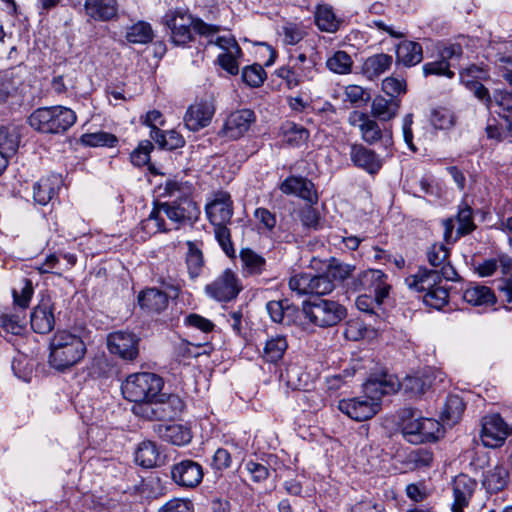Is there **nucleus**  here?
Returning <instances> with one entry per match:
<instances>
[{"mask_svg": "<svg viewBox=\"0 0 512 512\" xmlns=\"http://www.w3.org/2000/svg\"><path fill=\"white\" fill-rule=\"evenodd\" d=\"M157 397L153 399L135 402L133 412L135 415L147 420H161Z\"/></svg>", "mask_w": 512, "mask_h": 512, "instance_id": "obj_50", "label": "nucleus"}, {"mask_svg": "<svg viewBox=\"0 0 512 512\" xmlns=\"http://www.w3.org/2000/svg\"><path fill=\"white\" fill-rule=\"evenodd\" d=\"M157 401L159 405V412H161V420L172 419L178 416L184 408L182 399L175 394H165L159 392Z\"/></svg>", "mask_w": 512, "mask_h": 512, "instance_id": "obj_38", "label": "nucleus"}, {"mask_svg": "<svg viewBox=\"0 0 512 512\" xmlns=\"http://www.w3.org/2000/svg\"><path fill=\"white\" fill-rule=\"evenodd\" d=\"M315 23L321 31L335 33L341 21L336 17L331 6L319 5L315 12Z\"/></svg>", "mask_w": 512, "mask_h": 512, "instance_id": "obj_41", "label": "nucleus"}, {"mask_svg": "<svg viewBox=\"0 0 512 512\" xmlns=\"http://www.w3.org/2000/svg\"><path fill=\"white\" fill-rule=\"evenodd\" d=\"M159 433L163 440L177 446L188 444L192 438L190 430L180 424L159 426Z\"/></svg>", "mask_w": 512, "mask_h": 512, "instance_id": "obj_40", "label": "nucleus"}, {"mask_svg": "<svg viewBox=\"0 0 512 512\" xmlns=\"http://www.w3.org/2000/svg\"><path fill=\"white\" fill-rule=\"evenodd\" d=\"M171 478L179 486L194 488L202 481V466L193 460H182L171 467Z\"/></svg>", "mask_w": 512, "mask_h": 512, "instance_id": "obj_16", "label": "nucleus"}, {"mask_svg": "<svg viewBox=\"0 0 512 512\" xmlns=\"http://www.w3.org/2000/svg\"><path fill=\"white\" fill-rule=\"evenodd\" d=\"M431 385L432 381L428 375H408L400 382V388L411 396L424 394Z\"/></svg>", "mask_w": 512, "mask_h": 512, "instance_id": "obj_44", "label": "nucleus"}, {"mask_svg": "<svg viewBox=\"0 0 512 512\" xmlns=\"http://www.w3.org/2000/svg\"><path fill=\"white\" fill-rule=\"evenodd\" d=\"M409 417L403 419L402 433L404 438L412 444L432 442L438 439L441 424L433 418L415 417L408 411Z\"/></svg>", "mask_w": 512, "mask_h": 512, "instance_id": "obj_7", "label": "nucleus"}, {"mask_svg": "<svg viewBox=\"0 0 512 512\" xmlns=\"http://www.w3.org/2000/svg\"><path fill=\"white\" fill-rule=\"evenodd\" d=\"M54 325L53 304L50 298H43L31 313V327L36 333L46 334Z\"/></svg>", "mask_w": 512, "mask_h": 512, "instance_id": "obj_20", "label": "nucleus"}, {"mask_svg": "<svg viewBox=\"0 0 512 512\" xmlns=\"http://www.w3.org/2000/svg\"><path fill=\"white\" fill-rule=\"evenodd\" d=\"M423 59L422 47L413 41H403L397 47V60L406 66H413Z\"/></svg>", "mask_w": 512, "mask_h": 512, "instance_id": "obj_39", "label": "nucleus"}, {"mask_svg": "<svg viewBox=\"0 0 512 512\" xmlns=\"http://www.w3.org/2000/svg\"><path fill=\"white\" fill-rule=\"evenodd\" d=\"M86 354L82 338L67 330L57 331L50 342L49 364L64 371L78 364Z\"/></svg>", "mask_w": 512, "mask_h": 512, "instance_id": "obj_2", "label": "nucleus"}, {"mask_svg": "<svg viewBox=\"0 0 512 512\" xmlns=\"http://www.w3.org/2000/svg\"><path fill=\"white\" fill-rule=\"evenodd\" d=\"M311 274L300 273L292 276L289 279V288L291 291L296 292L297 295H310L311 292Z\"/></svg>", "mask_w": 512, "mask_h": 512, "instance_id": "obj_58", "label": "nucleus"}, {"mask_svg": "<svg viewBox=\"0 0 512 512\" xmlns=\"http://www.w3.org/2000/svg\"><path fill=\"white\" fill-rule=\"evenodd\" d=\"M392 56L384 53L368 57L362 67L363 74L370 80L378 78L390 69Z\"/></svg>", "mask_w": 512, "mask_h": 512, "instance_id": "obj_35", "label": "nucleus"}, {"mask_svg": "<svg viewBox=\"0 0 512 512\" xmlns=\"http://www.w3.org/2000/svg\"><path fill=\"white\" fill-rule=\"evenodd\" d=\"M465 410V404L458 395H449L446 398L441 411V419L448 425H454L459 422Z\"/></svg>", "mask_w": 512, "mask_h": 512, "instance_id": "obj_42", "label": "nucleus"}, {"mask_svg": "<svg viewBox=\"0 0 512 512\" xmlns=\"http://www.w3.org/2000/svg\"><path fill=\"white\" fill-rule=\"evenodd\" d=\"M125 37L132 44H147L153 40L154 32L149 23L139 21L127 28Z\"/></svg>", "mask_w": 512, "mask_h": 512, "instance_id": "obj_45", "label": "nucleus"}, {"mask_svg": "<svg viewBox=\"0 0 512 512\" xmlns=\"http://www.w3.org/2000/svg\"><path fill=\"white\" fill-rule=\"evenodd\" d=\"M311 292L310 295L322 296L331 293L335 289L333 280L327 276L326 272L323 274H311Z\"/></svg>", "mask_w": 512, "mask_h": 512, "instance_id": "obj_53", "label": "nucleus"}, {"mask_svg": "<svg viewBox=\"0 0 512 512\" xmlns=\"http://www.w3.org/2000/svg\"><path fill=\"white\" fill-rule=\"evenodd\" d=\"M206 215L212 225L227 224L233 215L232 200L227 192H218L206 205Z\"/></svg>", "mask_w": 512, "mask_h": 512, "instance_id": "obj_18", "label": "nucleus"}, {"mask_svg": "<svg viewBox=\"0 0 512 512\" xmlns=\"http://www.w3.org/2000/svg\"><path fill=\"white\" fill-rule=\"evenodd\" d=\"M76 113L65 106L55 105L35 109L28 117V124L42 134H64L76 122Z\"/></svg>", "mask_w": 512, "mask_h": 512, "instance_id": "obj_3", "label": "nucleus"}, {"mask_svg": "<svg viewBox=\"0 0 512 512\" xmlns=\"http://www.w3.org/2000/svg\"><path fill=\"white\" fill-rule=\"evenodd\" d=\"M482 73V69L472 65L460 72V78L473 95L481 101L488 110H491L493 107V96L490 95L489 90L482 83L470 79L479 77Z\"/></svg>", "mask_w": 512, "mask_h": 512, "instance_id": "obj_23", "label": "nucleus"}, {"mask_svg": "<svg viewBox=\"0 0 512 512\" xmlns=\"http://www.w3.org/2000/svg\"><path fill=\"white\" fill-rule=\"evenodd\" d=\"M266 310L275 323L291 325L298 316V307L290 304L288 300H273L266 304Z\"/></svg>", "mask_w": 512, "mask_h": 512, "instance_id": "obj_27", "label": "nucleus"}, {"mask_svg": "<svg viewBox=\"0 0 512 512\" xmlns=\"http://www.w3.org/2000/svg\"><path fill=\"white\" fill-rule=\"evenodd\" d=\"M448 297V290L438 284L435 288L424 294L423 301L427 306L441 309L447 304Z\"/></svg>", "mask_w": 512, "mask_h": 512, "instance_id": "obj_55", "label": "nucleus"}, {"mask_svg": "<svg viewBox=\"0 0 512 512\" xmlns=\"http://www.w3.org/2000/svg\"><path fill=\"white\" fill-rule=\"evenodd\" d=\"M352 125H358L363 141L374 144L382 138V131L378 123L370 119L365 113L354 112L350 117Z\"/></svg>", "mask_w": 512, "mask_h": 512, "instance_id": "obj_28", "label": "nucleus"}, {"mask_svg": "<svg viewBox=\"0 0 512 512\" xmlns=\"http://www.w3.org/2000/svg\"><path fill=\"white\" fill-rule=\"evenodd\" d=\"M80 140L84 145L91 147H113L117 142V138L113 134L104 131L83 134Z\"/></svg>", "mask_w": 512, "mask_h": 512, "instance_id": "obj_51", "label": "nucleus"}, {"mask_svg": "<svg viewBox=\"0 0 512 512\" xmlns=\"http://www.w3.org/2000/svg\"><path fill=\"white\" fill-rule=\"evenodd\" d=\"M349 157L355 167L370 175L377 174L383 166V159L380 155L362 144H352Z\"/></svg>", "mask_w": 512, "mask_h": 512, "instance_id": "obj_17", "label": "nucleus"}, {"mask_svg": "<svg viewBox=\"0 0 512 512\" xmlns=\"http://www.w3.org/2000/svg\"><path fill=\"white\" fill-rule=\"evenodd\" d=\"M407 462L414 469L427 468L432 465L433 454L431 451L427 449H416L408 454Z\"/></svg>", "mask_w": 512, "mask_h": 512, "instance_id": "obj_57", "label": "nucleus"}, {"mask_svg": "<svg viewBox=\"0 0 512 512\" xmlns=\"http://www.w3.org/2000/svg\"><path fill=\"white\" fill-rule=\"evenodd\" d=\"M163 379L150 372L129 375L122 384L124 397L131 402L153 399L163 388Z\"/></svg>", "mask_w": 512, "mask_h": 512, "instance_id": "obj_5", "label": "nucleus"}, {"mask_svg": "<svg viewBox=\"0 0 512 512\" xmlns=\"http://www.w3.org/2000/svg\"><path fill=\"white\" fill-rule=\"evenodd\" d=\"M442 278L437 269L421 267L415 274L405 278V284L412 291L426 294L440 284Z\"/></svg>", "mask_w": 512, "mask_h": 512, "instance_id": "obj_19", "label": "nucleus"}, {"mask_svg": "<svg viewBox=\"0 0 512 512\" xmlns=\"http://www.w3.org/2000/svg\"><path fill=\"white\" fill-rule=\"evenodd\" d=\"M164 23L171 31V40L175 45H185L192 40V29L200 35L210 37L214 36L219 28L209 25L199 19H194L192 15L173 11L164 16Z\"/></svg>", "mask_w": 512, "mask_h": 512, "instance_id": "obj_4", "label": "nucleus"}, {"mask_svg": "<svg viewBox=\"0 0 512 512\" xmlns=\"http://www.w3.org/2000/svg\"><path fill=\"white\" fill-rule=\"evenodd\" d=\"M215 114V104L212 97L203 98L191 104L185 115L184 124L190 131H199L207 127Z\"/></svg>", "mask_w": 512, "mask_h": 512, "instance_id": "obj_10", "label": "nucleus"}, {"mask_svg": "<svg viewBox=\"0 0 512 512\" xmlns=\"http://www.w3.org/2000/svg\"><path fill=\"white\" fill-rule=\"evenodd\" d=\"M326 66L333 73L348 74L351 72L353 60L347 52L339 50L327 59Z\"/></svg>", "mask_w": 512, "mask_h": 512, "instance_id": "obj_49", "label": "nucleus"}, {"mask_svg": "<svg viewBox=\"0 0 512 512\" xmlns=\"http://www.w3.org/2000/svg\"><path fill=\"white\" fill-rule=\"evenodd\" d=\"M240 260L242 272L245 276L260 275L266 269L265 258L250 248L241 249Z\"/></svg>", "mask_w": 512, "mask_h": 512, "instance_id": "obj_34", "label": "nucleus"}, {"mask_svg": "<svg viewBox=\"0 0 512 512\" xmlns=\"http://www.w3.org/2000/svg\"><path fill=\"white\" fill-rule=\"evenodd\" d=\"M338 409L351 419L361 422L371 419L381 409V404L370 401L366 396L342 399L338 402Z\"/></svg>", "mask_w": 512, "mask_h": 512, "instance_id": "obj_12", "label": "nucleus"}, {"mask_svg": "<svg viewBox=\"0 0 512 512\" xmlns=\"http://www.w3.org/2000/svg\"><path fill=\"white\" fill-rule=\"evenodd\" d=\"M164 190L167 195L176 197L172 202L162 203L166 217L176 224V228L186 224H193L198 220L201 211L197 203L190 198L192 193L191 184L177 180H168L165 183Z\"/></svg>", "mask_w": 512, "mask_h": 512, "instance_id": "obj_1", "label": "nucleus"}, {"mask_svg": "<svg viewBox=\"0 0 512 512\" xmlns=\"http://www.w3.org/2000/svg\"><path fill=\"white\" fill-rule=\"evenodd\" d=\"M507 482L508 471L501 466H496L486 473L483 485L489 492H498L507 485Z\"/></svg>", "mask_w": 512, "mask_h": 512, "instance_id": "obj_48", "label": "nucleus"}, {"mask_svg": "<svg viewBox=\"0 0 512 512\" xmlns=\"http://www.w3.org/2000/svg\"><path fill=\"white\" fill-rule=\"evenodd\" d=\"M165 216L162 203H155L149 216L140 223V229L144 233V239L156 233H166L171 230L166 226Z\"/></svg>", "mask_w": 512, "mask_h": 512, "instance_id": "obj_29", "label": "nucleus"}, {"mask_svg": "<svg viewBox=\"0 0 512 512\" xmlns=\"http://www.w3.org/2000/svg\"><path fill=\"white\" fill-rule=\"evenodd\" d=\"M449 251L443 244L432 245L427 252V259L431 266L441 273L442 277L449 281L457 280L458 274L448 261Z\"/></svg>", "mask_w": 512, "mask_h": 512, "instance_id": "obj_21", "label": "nucleus"}, {"mask_svg": "<svg viewBox=\"0 0 512 512\" xmlns=\"http://www.w3.org/2000/svg\"><path fill=\"white\" fill-rule=\"evenodd\" d=\"M186 244L188 247L186 253L188 273L192 279H195L201 274L204 266L203 253L196 243L188 241Z\"/></svg>", "mask_w": 512, "mask_h": 512, "instance_id": "obj_46", "label": "nucleus"}, {"mask_svg": "<svg viewBox=\"0 0 512 512\" xmlns=\"http://www.w3.org/2000/svg\"><path fill=\"white\" fill-rule=\"evenodd\" d=\"M399 107L398 100L377 96L371 103V114L380 121H389L397 115Z\"/></svg>", "mask_w": 512, "mask_h": 512, "instance_id": "obj_36", "label": "nucleus"}, {"mask_svg": "<svg viewBox=\"0 0 512 512\" xmlns=\"http://www.w3.org/2000/svg\"><path fill=\"white\" fill-rule=\"evenodd\" d=\"M139 338L126 331H117L108 335L107 346L111 354L124 360H134L139 354Z\"/></svg>", "mask_w": 512, "mask_h": 512, "instance_id": "obj_14", "label": "nucleus"}, {"mask_svg": "<svg viewBox=\"0 0 512 512\" xmlns=\"http://www.w3.org/2000/svg\"><path fill=\"white\" fill-rule=\"evenodd\" d=\"M0 133L4 136L0 137V153L9 159L18 149V137L14 134H9L4 128H0Z\"/></svg>", "mask_w": 512, "mask_h": 512, "instance_id": "obj_63", "label": "nucleus"}, {"mask_svg": "<svg viewBox=\"0 0 512 512\" xmlns=\"http://www.w3.org/2000/svg\"><path fill=\"white\" fill-rule=\"evenodd\" d=\"M280 190L287 195L294 194L309 203L317 202V194L314 184L303 177H288L280 185Z\"/></svg>", "mask_w": 512, "mask_h": 512, "instance_id": "obj_24", "label": "nucleus"}, {"mask_svg": "<svg viewBox=\"0 0 512 512\" xmlns=\"http://www.w3.org/2000/svg\"><path fill=\"white\" fill-rule=\"evenodd\" d=\"M215 237L222 247L225 254L229 257L235 256V249L231 242L230 230L227 228L226 224L213 225Z\"/></svg>", "mask_w": 512, "mask_h": 512, "instance_id": "obj_59", "label": "nucleus"}, {"mask_svg": "<svg viewBox=\"0 0 512 512\" xmlns=\"http://www.w3.org/2000/svg\"><path fill=\"white\" fill-rule=\"evenodd\" d=\"M168 296L157 288H149L138 295V304L148 312L159 313L168 306Z\"/></svg>", "mask_w": 512, "mask_h": 512, "instance_id": "obj_30", "label": "nucleus"}, {"mask_svg": "<svg viewBox=\"0 0 512 512\" xmlns=\"http://www.w3.org/2000/svg\"><path fill=\"white\" fill-rule=\"evenodd\" d=\"M214 43L223 50V52L220 53L217 58L221 68L231 75L238 74V59L242 56V50L234 37L219 36L216 38Z\"/></svg>", "mask_w": 512, "mask_h": 512, "instance_id": "obj_15", "label": "nucleus"}, {"mask_svg": "<svg viewBox=\"0 0 512 512\" xmlns=\"http://www.w3.org/2000/svg\"><path fill=\"white\" fill-rule=\"evenodd\" d=\"M201 345L192 344L186 340H181L174 346V353L179 360L196 358L201 355Z\"/></svg>", "mask_w": 512, "mask_h": 512, "instance_id": "obj_62", "label": "nucleus"}, {"mask_svg": "<svg viewBox=\"0 0 512 512\" xmlns=\"http://www.w3.org/2000/svg\"><path fill=\"white\" fill-rule=\"evenodd\" d=\"M241 290L236 274L230 269H226L213 282L205 286L206 294L220 302L231 301Z\"/></svg>", "mask_w": 512, "mask_h": 512, "instance_id": "obj_8", "label": "nucleus"}, {"mask_svg": "<svg viewBox=\"0 0 512 512\" xmlns=\"http://www.w3.org/2000/svg\"><path fill=\"white\" fill-rule=\"evenodd\" d=\"M509 434L510 427L499 414L483 417L480 436L486 447L496 448L501 446Z\"/></svg>", "mask_w": 512, "mask_h": 512, "instance_id": "obj_13", "label": "nucleus"}, {"mask_svg": "<svg viewBox=\"0 0 512 512\" xmlns=\"http://www.w3.org/2000/svg\"><path fill=\"white\" fill-rule=\"evenodd\" d=\"M242 80L250 87H259L266 78V72L259 64L246 66L242 70Z\"/></svg>", "mask_w": 512, "mask_h": 512, "instance_id": "obj_54", "label": "nucleus"}, {"mask_svg": "<svg viewBox=\"0 0 512 512\" xmlns=\"http://www.w3.org/2000/svg\"><path fill=\"white\" fill-rule=\"evenodd\" d=\"M496 105L499 110L496 111L501 117L506 120L512 116V92L505 90H495L493 93V105Z\"/></svg>", "mask_w": 512, "mask_h": 512, "instance_id": "obj_52", "label": "nucleus"}, {"mask_svg": "<svg viewBox=\"0 0 512 512\" xmlns=\"http://www.w3.org/2000/svg\"><path fill=\"white\" fill-rule=\"evenodd\" d=\"M430 121L437 129H449L455 124V115L451 110L440 107L432 111Z\"/></svg>", "mask_w": 512, "mask_h": 512, "instance_id": "obj_56", "label": "nucleus"}, {"mask_svg": "<svg viewBox=\"0 0 512 512\" xmlns=\"http://www.w3.org/2000/svg\"><path fill=\"white\" fill-rule=\"evenodd\" d=\"M151 138L163 149L174 150L184 146L185 140L175 130L163 132L162 130H151Z\"/></svg>", "mask_w": 512, "mask_h": 512, "instance_id": "obj_47", "label": "nucleus"}, {"mask_svg": "<svg viewBox=\"0 0 512 512\" xmlns=\"http://www.w3.org/2000/svg\"><path fill=\"white\" fill-rule=\"evenodd\" d=\"M161 454L152 441H143L135 452V462L143 468H153L160 462Z\"/></svg>", "mask_w": 512, "mask_h": 512, "instance_id": "obj_37", "label": "nucleus"}, {"mask_svg": "<svg viewBox=\"0 0 512 512\" xmlns=\"http://www.w3.org/2000/svg\"><path fill=\"white\" fill-rule=\"evenodd\" d=\"M450 66V62H445L444 60L439 59L437 61L424 64L423 73L425 76L435 75L453 78L454 72L450 69Z\"/></svg>", "mask_w": 512, "mask_h": 512, "instance_id": "obj_61", "label": "nucleus"}, {"mask_svg": "<svg viewBox=\"0 0 512 512\" xmlns=\"http://www.w3.org/2000/svg\"><path fill=\"white\" fill-rule=\"evenodd\" d=\"M62 185L60 175L52 174L41 178L33 186V198L36 203L46 205L54 199Z\"/></svg>", "mask_w": 512, "mask_h": 512, "instance_id": "obj_26", "label": "nucleus"}, {"mask_svg": "<svg viewBox=\"0 0 512 512\" xmlns=\"http://www.w3.org/2000/svg\"><path fill=\"white\" fill-rule=\"evenodd\" d=\"M303 313L313 324L319 327H332L340 323L347 315L346 308L337 301L318 299L303 304Z\"/></svg>", "mask_w": 512, "mask_h": 512, "instance_id": "obj_6", "label": "nucleus"}, {"mask_svg": "<svg viewBox=\"0 0 512 512\" xmlns=\"http://www.w3.org/2000/svg\"><path fill=\"white\" fill-rule=\"evenodd\" d=\"M400 388V382L395 375L387 371H381L370 375L363 384V393L370 401L381 404L384 395L396 392Z\"/></svg>", "mask_w": 512, "mask_h": 512, "instance_id": "obj_9", "label": "nucleus"}, {"mask_svg": "<svg viewBox=\"0 0 512 512\" xmlns=\"http://www.w3.org/2000/svg\"><path fill=\"white\" fill-rule=\"evenodd\" d=\"M387 275L378 269H368L361 272L355 282L358 290L374 292L378 303H383L388 297L391 285L387 282Z\"/></svg>", "mask_w": 512, "mask_h": 512, "instance_id": "obj_11", "label": "nucleus"}, {"mask_svg": "<svg viewBox=\"0 0 512 512\" xmlns=\"http://www.w3.org/2000/svg\"><path fill=\"white\" fill-rule=\"evenodd\" d=\"M383 506L373 498L364 497L351 505L349 512H383Z\"/></svg>", "mask_w": 512, "mask_h": 512, "instance_id": "obj_64", "label": "nucleus"}, {"mask_svg": "<svg viewBox=\"0 0 512 512\" xmlns=\"http://www.w3.org/2000/svg\"><path fill=\"white\" fill-rule=\"evenodd\" d=\"M287 143L292 146H300L309 138V131L303 126L291 123L285 131Z\"/></svg>", "mask_w": 512, "mask_h": 512, "instance_id": "obj_60", "label": "nucleus"}, {"mask_svg": "<svg viewBox=\"0 0 512 512\" xmlns=\"http://www.w3.org/2000/svg\"><path fill=\"white\" fill-rule=\"evenodd\" d=\"M290 66L299 84L314 80L317 74L314 60L308 59L304 53H300L296 57L290 56Z\"/></svg>", "mask_w": 512, "mask_h": 512, "instance_id": "obj_33", "label": "nucleus"}, {"mask_svg": "<svg viewBox=\"0 0 512 512\" xmlns=\"http://www.w3.org/2000/svg\"><path fill=\"white\" fill-rule=\"evenodd\" d=\"M253 120V111L249 109L235 111L228 116L224 123V134L229 138L237 139L248 131Z\"/></svg>", "mask_w": 512, "mask_h": 512, "instance_id": "obj_25", "label": "nucleus"}, {"mask_svg": "<svg viewBox=\"0 0 512 512\" xmlns=\"http://www.w3.org/2000/svg\"><path fill=\"white\" fill-rule=\"evenodd\" d=\"M476 487V481L465 474L455 477L453 481V512H463V508L468 506Z\"/></svg>", "mask_w": 512, "mask_h": 512, "instance_id": "obj_22", "label": "nucleus"}, {"mask_svg": "<svg viewBox=\"0 0 512 512\" xmlns=\"http://www.w3.org/2000/svg\"><path fill=\"white\" fill-rule=\"evenodd\" d=\"M86 13L93 19L108 21L117 15L116 0H86Z\"/></svg>", "mask_w": 512, "mask_h": 512, "instance_id": "obj_32", "label": "nucleus"}, {"mask_svg": "<svg viewBox=\"0 0 512 512\" xmlns=\"http://www.w3.org/2000/svg\"><path fill=\"white\" fill-rule=\"evenodd\" d=\"M287 348L288 344L286 338L281 335H276L266 341L262 357L266 362L276 363L282 359Z\"/></svg>", "mask_w": 512, "mask_h": 512, "instance_id": "obj_43", "label": "nucleus"}, {"mask_svg": "<svg viewBox=\"0 0 512 512\" xmlns=\"http://www.w3.org/2000/svg\"><path fill=\"white\" fill-rule=\"evenodd\" d=\"M463 299L473 305L480 307H489L496 303L494 292L487 286L473 284L467 287L463 293Z\"/></svg>", "mask_w": 512, "mask_h": 512, "instance_id": "obj_31", "label": "nucleus"}]
</instances>
